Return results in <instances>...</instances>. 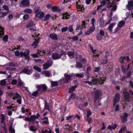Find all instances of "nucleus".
Here are the masks:
<instances>
[{
  "instance_id": "55",
  "label": "nucleus",
  "mask_w": 133,
  "mask_h": 133,
  "mask_svg": "<svg viewBox=\"0 0 133 133\" xmlns=\"http://www.w3.org/2000/svg\"><path fill=\"white\" fill-rule=\"evenodd\" d=\"M84 74V73L77 74H75V75L77 77L82 78L83 77V75Z\"/></svg>"
},
{
  "instance_id": "21",
  "label": "nucleus",
  "mask_w": 133,
  "mask_h": 133,
  "mask_svg": "<svg viewBox=\"0 0 133 133\" xmlns=\"http://www.w3.org/2000/svg\"><path fill=\"white\" fill-rule=\"evenodd\" d=\"M49 37L51 39L56 40L58 39V36L57 34L52 33L50 34Z\"/></svg>"
},
{
  "instance_id": "17",
  "label": "nucleus",
  "mask_w": 133,
  "mask_h": 133,
  "mask_svg": "<svg viewBox=\"0 0 133 133\" xmlns=\"http://www.w3.org/2000/svg\"><path fill=\"white\" fill-rule=\"evenodd\" d=\"M29 5V2L27 0H22L20 3V6L22 7H26Z\"/></svg>"
},
{
  "instance_id": "63",
  "label": "nucleus",
  "mask_w": 133,
  "mask_h": 133,
  "mask_svg": "<svg viewBox=\"0 0 133 133\" xmlns=\"http://www.w3.org/2000/svg\"><path fill=\"white\" fill-rule=\"evenodd\" d=\"M91 21L92 25L95 26V19L94 18H92L91 20Z\"/></svg>"
},
{
  "instance_id": "50",
  "label": "nucleus",
  "mask_w": 133,
  "mask_h": 133,
  "mask_svg": "<svg viewBox=\"0 0 133 133\" xmlns=\"http://www.w3.org/2000/svg\"><path fill=\"white\" fill-rule=\"evenodd\" d=\"M4 30L3 28L0 25V36L4 35Z\"/></svg>"
},
{
  "instance_id": "16",
  "label": "nucleus",
  "mask_w": 133,
  "mask_h": 133,
  "mask_svg": "<svg viewBox=\"0 0 133 133\" xmlns=\"http://www.w3.org/2000/svg\"><path fill=\"white\" fill-rule=\"evenodd\" d=\"M76 0L77 1L76 2L77 8L78 9H79L78 10L79 11H83L84 10V9L83 5H80V0Z\"/></svg>"
},
{
  "instance_id": "36",
  "label": "nucleus",
  "mask_w": 133,
  "mask_h": 133,
  "mask_svg": "<svg viewBox=\"0 0 133 133\" xmlns=\"http://www.w3.org/2000/svg\"><path fill=\"white\" fill-rule=\"evenodd\" d=\"M8 13V11L5 12H0V18L3 17L7 15Z\"/></svg>"
},
{
  "instance_id": "23",
  "label": "nucleus",
  "mask_w": 133,
  "mask_h": 133,
  "mask_svg": "<svg viewBox=\"0 0 133 133\" xmlns=\"http://www.w3.org/2000/svg\"><path fill=\"white\" fill-rule=\"evenodd\" d=\"M82 25V26H81L79 25H77L76 28V30H77L79 29H82L85 28V22L84 21L83 22Z\"/></svg>"
},
{
  "instance_id": "39",
  "label": "nucleus",
  "mask_w": 133,
  "mask_h": 133,
  "mask_svg": "<svg viewBox=\"0 0 133 133\" xmlns=\"http://www.w3.org/2000/svg\"><path fill=\"white\" fill-rule=\"evenodd\" d=\"M42 122L43 123L47 124L48 123V118L47 117H44L42 119Z\"/></svg>"
},
{
  "instance_id": "4",
  "label": "nucleus",
  "mask_w": 133,
  "mask_h": 133,
  "mask_svg": "<svg viewBox=\"0 0 133 133\" xmlns=\"http://www.w3.org/2000/svg\"><path fill=\"white\" fill-rule=\"evenodd\" d=\"M106 79L105 77L103 75H100L98 79L93 78L91 80V82L94 84H96L98 81L100 84H103Z\"/></svg>"
},
{
  "instance_id": "57",
  "label": "nucleus",
  "mask_w": 133,
  "mask_h": 133,
  "mask_svg": "<svg viewBox=\"0 0 133 133\" xmlns=\"http://www.w3.org/2000/svg\"><path fill=\"white\" fill-rule=\"evenodd\" d=\"M71 38L72 40V41H74L77 40L78 38V37L77 36H74L72 37Z\"/></svg>"
},
{
  "instance_id": "14",
  "label": "nucleus",
  "mask_w": 133,
  "mask_h": 133,
  "mask_svg": "<svg viewBox=\"0 0 133 133\" xmlns=\"http://www.w3.org/2000/svg\"><path fill=\"white\" fill-rule=\"evenodd\" d=\"M51 52V50H41L40 51H38V54H39L40 56L43 55L45 54H47L48 55H50Z\"/></svg>"
},
{
  "instance_id": "8",
  "label": "nucleus",
  "mask_w": 133,
  "mask_h": 133,
  "mask_svg": "<svg viewBox=\"0 0 133 133\" xmlns=\"http://www.w3.org/2000/svg\"><path fill=\"white\" fill-rule=\"evenodd\" d=\"M34 13L36 14V17H39V19H43L44 15L43 12H41L39 10H36L35 11Z\"/></svg>"
},
{
  "instance_id": "25",
  "label": "nucleus",
  "mask_w": 133,
  "mask_h": 133,
  "mask_svg": "<svg viewBox=\"0 0 133 133\" xmlns=\"http://www.w3.org/2000/svg\"><path fill=\"white\" fill-rule=\"evenodd\" d=\"M15 54L16 56L22 57L23 56L24 52L22 51L19 52V51L17 50L15 52Z\"/></svg>"
},
{
  "instance_id": "18",
  "label": "nucleus",
  "mask_w": 133,
  "mask_h": 133,
  "mask_svg": "<svg viewBox=\"0 0 133 133\" xmlns=\"http://www.w3.org/2000/svg\"><path fill=\"white\" fill-rule=\"evenodd\" d=\"M61 2L63 4H66L68 8L71 5V0H61Z\"/></svg>"
},
{
  "instance_id": "62",
  "label": "nucleus",
  "mask_w": 133,
  "mask_h": 133,
  "mask_svg": "<svg viewBox=\"0 0 133 133\" xmlns=\"http://www.w3.org/2000/svg\"><path fill=\"white\" fill-rule=\"evenodd\" d=\"M68 29L67 27L63 28L61 29V31L62 32H65Z\"/></svg>"
},
{
  "instance_id": "44",
  "label": "nucleus",
  "mask_w": 133,
  "mask_h": 133,
  "mask_svg": "<svg viewBox=\"0 0 133 133\" xmlns=\"http://www.w3.org/2000/svg\"><path fill=\"white\" fill-rule=\"evenodd\" d=\"M23 12L25 13H28L29 14H31L32 12V10L30 9H25Z\"/></svg>"
},
{
  "instance_id": "64",
  "label": "nucleus",
  "mask_w": 133,
  "mask_h": 133,
  "mask_svg": "<svg viewBox=\"0 0 133 133\" xmlns=\"http://www.w3.org/2000/svg\"><path fill=\"white\" fill-rule=\"evenodd\" d=\"M95 28L94 27V26L92 25V26L90 27V29H89L91 32H92L94 31V30H95Z\"/></svg>"
},
{
  "instance_id": "29",
  "label": "nucleus",
  "mask_w": 133,
  "mask_h": 133,
  "mask_svg": "<svg viewBox=\"0 0 133 133\" xmlns=\"http://www.w3.org/2000/svg\"><path fill=\"white\" fill-rule=\"evenodd\" d=\"M51 10L53 12L59 11V9L58 7L54 6L51 7Z\"/></svg>"
},
{
  "instance_id": "13",
  "label": "nucleus",
  "mask_w": 133,
  "mask_h": 133,
  "mask_svg": "<svg viewBox=\"0 0 133 133\" xmlns=\"http://www.w3.org/2000/svg\"><path fill=\"white\" fill-rule=\"evenodd\" d=\"M37 88L38 89V90L42 92V91H44L47 89V87L45 84L41 85H38L36 86Z\"/></svg>"
},
{
  "instance_id": "60",
  "label": "nucleus",
  "mask_w": 133,
  "mask_h": 133,
  "mask_svg": "<svg viewBox=\"0 0 133 133\" xmlns=\"http://www.w3.org/2000/svg\"><path fill=\"white\" fill-rule=\"evenodd\" d=\"M51 84L52 86H56L57 85L58 83L56 82H51Z\"/></svg>"
},
{
  "instance_id": "12",
  "label": "nucleus",
  "mask_w": 133,
  "mask_h": 133,
  "mask_svg": "<svg viewBox=\"0 0 133 133\" xmlns=\"http://www.w3.org/2000/svg\"><path fill=\"white\" fill-rule=\"evenodd\" d=\"M65 78H62L61 81H63L64 83H67L71 78V76L65 73L64 74Z\"/></svg>"
},
{
  "instance_id": "5",
  "label": "nucleus",
  "mask_w": 133,
  "mask_h": 133,
  "mask_svg": "<svg viewBox=\"0 0 133 133\" xmlns=\"http://www.w3.org/2000/svg\"><path fill=\"white\" fill-rule=\"evenodd\" d=\"M62 56H63V58H62L63 60L65 59L66 58L65 54V52L63 51L61 54H59L57 53H53L52 55V58L54 60H57L59 59Z\"/></svg>"
},
{
  "instance_id": "19",
  "label": "nucleus",
  "mask_w": 133,
  "mask_h": 133,
  "mask_svg": "<svg viewBox=\"0 0 133 133\" xmlns=\"http://www.w3.org/2000/svg\"><path fill=\"white\" fill-rule=\"evenodd\" d=\"M133 7V0H130L128 1V4L127 6V8L129 10L132 9Z\"/></svg>"
},
{
  "instance_id": "53",
  "label": "nucleus",
  "mask_w": 133,
  "mask_h": 133,
  "mask_svg": "<svg viewBox=\"0 0 133 133\" xmlns=\"http://www.w3.org/2000/svg\"><path fill=\"white\" fill-rule=\"evenodd\" d=\"M87 117H89L91 115L92 113L91 111L89 110H88L87 111Z\"/></svg>"
},
{
  "instance_id": "2",
  "label": "nucleus",
  "mask_w": 133,
  "mask_h": 133,
  "mask_svg": "<svg viewBox=\"0 0 133 133\" xmlns=\"http://www.w3.org/2000/svg\"><path fill=\"white\" fill-rule=\"evenodd\" d=\"M40 117V115L38 113H37L36 115H31L30 117H25V118L24 119V120L26 121L33 122L34 123H35L36 124L38 123V121L35 120L36 119H38Z\"/></svg>"
},
{
  "instance_id": "47",
  "label": "nucleus",
  "mask_w": 133,
  "mask_h": 133,
  "mask_svg": "<svg viewBox=\"0 0 133 133\" xmlns=\"http://www.w3.org/2000/svg\"><path fill=\"white\" fill-rule=\"evenodd\" d=\"M0 124L1 127L3 128L4 130L5 133H7L6 132V128L4 123L3 124L2 123L0 122Z\"/></svg>"
},
{
  "instance_id": "11",
  "label": "nucleus",
  "mask_w": 133,
  "mask_h": 133,
  "mask_svg": "<svg viewBox=\"0 0 133 133\" xmlns=\"http://www.w3.org/2000/svg\"><path fill=\"white\" fill-rule=\"evenodd\" d=\"M124 99L126 102H130L129 96L128 92L126 90H124L123 92Z\"/></svg>"
},
{
  "instance_id": "3",
  "label": "nucleus",
  "mask_w": 133,
  "mask_h": 133,
  "mask_svg": "<svg viewBox=\"0 0 133 133\" xmlns=\"http://www.w3.org/2000/svg\"><path fill=\"white\" fill-rule=\"evenodd\" d=\"M120 95L118 93H116L115 95V97L113 99V107L115 109V111H118L119 109V105H116V104L119 102Z\"/></svg>"
},
{
  "instance_id": "34",
  "label": "nucleus",
  "mask_w": 133,
  "mask_h": 133,
  "mask_svg": "<svg viewBox=\"0 0 133 133\" xmlns=\"http://www.w3.org/2000/svg\"><path fill=\"white\" fill-rule=\"evenodd\" d=\"M76 64L75 65V67L79 69L82 67L83 66L82 64L80 62H76Z\"/></svg>"
},
{
  "instance_id": "22",
  "label": "nucleus",
  "mask_w": 133,
  "mask_h": 133,
  "mask_svg": "<svg viewBox=\"0 0 133 133\" xmlns=\"http://www.w3.org/2000/svg\"><path fill=\"white\" fill-rule=\"evenodd\" d=\"M102 2L104 3V4L106 3H107V7L108 8H110L113 5V4H111L109 2V0H102Z\"/></svg>"
},
{
  "instance_id": "28",
  "label": "nucleus",
  "mask_w": 133,
  "mask_h": 133,
  "mask_svg": "<svg viewBox=\"0 0 133 133\" xmlns=\"http://www.w3.org/2000/svg\"><path fill=\"white\" fill-rule=\"evenodd\" d=\"M116 23L115 22H114L112 24H110L109 27L108 28V29L109 31L111 32H112V29L113 28L114 25H115Z\"/></svg>"
},
{
  "instance_id": "20",
  "label": "nucleus",
  "mask_w": 133,
  "mask_h": 133,
  "mask_svg": "<svg viewBox=\"0 0 133 133\" xmlns=\"http://www.w3.org/2000/svg\"><path fill=\"white\" fill-rule=\"evenodd\" d=\"M81 56L80 55H78L76 56V59L78 61L81 60V61L83 64H85L86 62V60L85 59H81Z\"/></svg>"
},
{
  "instance_id": "54",
  "label": "nucleus",
  "mask_w": 133,
  "mask_h": 133,
  "mask_svg": "<svg viewBox=\"0 0 133 133\" xmlns=\"http://www.w3.org/2000/svg\"><path fill=\"white\" fill-rule=\"evenodd\" d=\"M33 68L34 70H36L38 72H40L41 71V69L39 67H37V66H34Z\"/></svg>"
},
{
  "instance_id": "32",
  "label": "nucleus",
  "mask_w": 133,
  "mask_h": 133,
  "mask_svg": "<svg viewBox=\"0 0 133 133\" xmlns=\"http://www.w3.org/2000/svg\"><path fill=\"white\" fill-rule=\"evenodd\" d=\"M125 22L124 21H120L118 24V27L121 28L125 24Z\"/></svg>"
},
{
  "instance_id": "7",
  "label": "nucleus",
  "mask_w": 133,
  "mask_h": 133,
  "mask_svg": "<svg viewBox=\"0 0 133 133\" xmlns=\"http://www.w3.org/2000/svg\"><path fill=\"white\" fill-rule=\"evenodd\" d=\"M11 83L12 85H16L17 86L20 87L21 88H23L24 87L23 82L21 80L20 78L18 81L15 79L12 80Z\"/></svg>"
},
{
  "instance_id": "15",
  "label": "nucleus",
  "mask_w": 133,
  "mask_h": 133,
  "mask_svg": "<svg viewBox=\"0 0 133 133\" xmlns=\"http://www.w3.org/2000/svg\"><path fill=\"white\" fill-rule=\"evenodd\" d=\"M128 114L126 113H124L123 115L120 116V118L122 121V122L124 123L127 120V117Z\"/></svg>"
},
{
  "instance_id": "42",
  "label": "nucleus",
  "mask_w": 133,
  "mask_h": 133,
  "mask_svg": "<svg viewBox=\"0 0 133 133\" xmlns=\"http://www.w3.org/2000/svg\"><path fill=\"white\" fill-rule=\"evenodd\" d=\"M42 133H51L50 129L49 128H47L44 130H43Z\"/></svg>"
},
{
  "instance_id": "26",
  "label": "nucleus",
  "mask_w": 133,
  "mask_h": 133,
  "mask_svg": "<svg viewBox=\"0 0 133 133\" xmlns=\"http://www.w3.org/2000/svg\"><path fill=\"white\" fill-rule=\"evenodd\" d=\"M29 51L28 49H26L24 53L23 56H24L26 59L29 58Z\"/></svg>"
},
{
  "instance_id": "30",
  "label": "nucleus",
  "mask_w": 133,
  "mask_h": 133,
  "mask_svg": "<svg viewBox=\"0 0 133 133\" xmlns=\"http://www.w3.org/2000/svg\"><path fill=\"white\" fill-rule=\"evenodd\" d=\"M35 25L34 24L33 22L31 21L30 20L29 21L28 23V25L26 26V27L27 28H30L31 27L33 26H35Z\"/></svg>"
},
{
  "instance_id": "56",
  "label": "nucleus",
  "mask_w": 133,
  "mask_h": 133,
  "mask_svg": "<svg viewBox=\"0 0 133 133\" xmlns=\"http://www.w3.org/2000/svg\"><path fill=\"white\" fill-rule=\"evenodd\" d=\"M8 39V36L7 35H5L3 38V40L5 42L7 41Z\"/></svg>"
},
{
  "instance_id": "45",
  "label": "nucleus",
  "mask_w": 133,
  "mask_h": 133,
  "mask_svg": "<svg viewBox=\"0 0 133 133\" xmlns=\"http://www.w3.org/2000/svg\"><path fill=\"white\" fill-rule=\"evenodd\" d=\"M127 127L125 126H124L122 127L120 129L119 132L120 133H122L126 129Z\"/></svg>"
},
{
  "instance_id": "10",
  "label": "nucleus",
  "mask_w": 133,
  "mask_h": 133,
  "mask_svg": "<svg viewBox=\"0 0 133 133\" xmlns=\"http://www.w3.org/2000/svg\"><path fill=\"white\" fill-rule=\"evenodd\" d=\"M52 64L53 63L52 60L51 59H49L46 63L43 65L44 69H47L50 66H51Z\"/></svg>"
},
{
  "instance_id": "40",
  "label": "nucleus",
  "mask_w": 133,
  "mask_h": 133,
  "mask_svg": "<svg viewBox=\"0 0 133 133\" xmlns=\"http://www.w3.org/2000/svg\"><path fill=\"white\" fill-rule=\"evenodd\" d=\"M76 87V86H75L72 87L70 88L69 89V92L70 93L72 92L75 90Z\"/></svg>"
},
{
  "instance_id": "46",
  "label": "nucleus",
  "mask_w": 133,
  "mask_h": 133,
  "mask_svg": "<svg viewBox=\"0 0 133 133\" xmlns=\"http://www.w3.org/2000/svg\"><path fill=\"white\" fill-rule=\"evenodd\" d=\"M104 22V19L103 18H100L99 21V23L100 24V25L101 26H103Z\"/></svg>"
},
{
  "instance_id": "27",
  "label": "nucleus",
  "mask_w": 133,
  "mask_h": 133,
  "mask_svg": "<svg viewBox=\"0 0 133 133\" xmlns=\"http://www.w3.org/2000/svg\"><path fill=\"white\" fill-rule=\"evenodd\" d=\"M0 118L1 120L0 122L3 124L5 119V116L3 114H1L0 116Z\"/></svg>"
},
{
  "instance_id": "48",
  "label": "nucleus",
  "mask_w": 133,
  "mask_h": 133,
  "mask_svg": "<svg viewBox=\"0 0 133 133\" xmlns=\"http://www.w3.org/2000/svg\"><path fill=\"white\" fill-rule=\"evenodd\" d=\"M39 93H41V92L40 91H38V90L35 92H34L32 93L31 95L34 96H36L37 94Z\"/></svg>"
},
{
  "instance_id": "59",
  "label": "nucleus",
  "mask_w": 133,
  "mask_h": 133,
  "mask_svg": "<svg viewBox=\"0 0 133 133\" xmlns=\"http://www.w3.org/2000/svg\"><path fill=\"white\" fill-rule=\"evenodd\" d=\"M34 76L35 77L36 79H38L39 78L40 76V75L39 74L35 73L34 74Z\"/></svg>"
},
{
  "instance_id": "38",
  "label": "nucleus",
  "mask_w": 133,
  "mask_h": 133,
  "mask_svg": "<svg viewBox=\"0 0 133 133\" xmlns=\"http://www.w3.org/2000/svg\"><path fill=\"white\" fill-rule=\"evenodd\" d=\"M50 16V15L49 14H47L44 17L43 19V21H48Z\"/></svg>"
},
{
  "instance_id": "35",
  "label": "nucleus",
  "mask_w": 133,
  "mask_h": 133,
  "mask_svg": "<svg viewBox=\"0 0 133 133\" xmlns=\"http://www.w3.org/2000/svg\"><path fill=\"white\" fill-rule=\"evenodd\" d=\"M69 15L67 13H65L63 15V17L62 18L63 19H68L69 18Z\"/></svg>"
},
{
  "instance_id": "41",
  "label": "nucleus",
  "mask_w": 133,
  "mask_h": 133,
  "mask_svg": "<svg viewBox=\"0 0 133 133\" xmlns=\"http://www.w3.org/2000/svg\"><path fill=\"white\" fill-rule=\"evenodd\" d=\"M45 103L44 109H47L49 111H50V109H49V106L48 103L45 101H44Z\"/></svg>"
},
{
  "instance_id": "43",
  "label": "nucleus",
  "mask_w": 133,
  "mask_h": 133,
  "mask_svg": "<svg viewBox=\"0 0 133 133\" xmlns=\"http://www.w3.org/2000/svg\"><path fill=\"white\" fill-rule=\"evenodd\" d=\"M9 131L10 133H15V130L14 129L12 128V125L10 126L9 128Z\"/></svg>"
},
{
  "instance_id": "49",
  "label": "nucleus",
  "mask_w": 133,
  "mask_h": 133,
  "mask_svg": "<svg viewBox=\"0 0 133 133\" xmlns=\"http://www.w3.org/2000/svg\"><path fill=\"white\" fill-rule=\"evenodd\" d=\"M29 130L32 131H34L36 130V128L32 125H31L30 127Z\"/></svg>"
},
{
  "instance_id": "51",
  "label": "nucleus",
  "mask_w": 133,
  "mask_h": 133,
  "mask_svg": "<svg viewBox=\"0 0 133 133\" xmlns=\"http://www.w3.org/2000/svg\"><path fill=\"white\" fill-rule=\"evenodd\" d=\"M6 83V82L5 80L3 79L0 81V85L1 86L5 85Z\"/></svg>"
},
{
  "instance_id": "1",
  "label": "nucleus",
  "mask_w": 133,
  "mask_h": 133,
  "mask_svg": "<svg viewBox=\"0 0 133 133\" xmlns=\"http://www.w3.org/2000/svg\"><path fill=\"white\" fill-rule=\"evenodd\" d=\"M101 91L100 90H97L93 92L92 95L94 96V104H95L94 109H97L98 105L100 106L101 104L98 103L99 101L98 98L99 95L101 94Z\"/></svg>"
},
{
  "instance_id": "9",
  "label": "nucleus",
  "mask_w": 133,
  "mask_h": 133,
  "mask_svg": "<svg viewBox=\"0 0 133 133\" xmlns=\"http://www.w3.org/2000/svg\"><path fill=\"white\" fill-rule=\"evenodd\" d=\"M32 72V68L31 67L27 66V68H24L22 71V72L28 75L31 74Z\"/></svg>"
},
{
  "instance_id": "58",
  "label": "nucleus",
  "mask_w": 133,
  "mask_h": 133,
  "mask_svg": "<svg viewBox=\"0 0 133 133\" xmlns=\"http://www.w3.org/2000/svg\"><path fill=\"white\" fill-rule=\"evenodd\" d=\"M102 36L100 34H98L97 36V38L98 40H100L102 39Z\"/></svg>"
},
{
  "instance_id": "31",
  "label": "nucleus",
  "mask_w": 133,
  "mask_h": 133,
  "mask_svg": "<svg viewBox=\"0 0 133 133\" xmlns=\"http://www.w3.org/2000/svg\"><path fill=\"white\" fill-rule=\"evenodd\" d=\"M39 42V39H37L35 40V41L32 44V46L36 47L38 46V44Z\"/></svg>"
},
{
  "instance_id": "33",
  "label": "nucleus",
  "mask_w": 133,
  "mask_h": 133,
  "mask_svg": "<svg viewBox=\"0 0 133 133\" xmlns=\"http://www.w3.org/2000/svg\"><path fill=\"white\" fill-rule=\"evenodd\" d=\"M68 55L70 59H72L74 57V52L73 51L68 52Z\"/></svg>"
},
{
  "instance_id": "6",
  "label": "nucleus",
  "mask_w": 133,
  "mask_h": 133,
  "mask_svg": "<svg viewBox=\"0 0 133 133\" xmlns=\"http://www.w3.org/2000/svg\"><path fill=\"white\" fill-rule=\"evenodd\" d=\"M12 95L13 96L12 98L13 99H17V102L19 104H21L22 102V97L20 95L17 93L13 92L11 93Z\"/></svg>"
},
{
  "instance_id": "24",
  "label": "nucleus",
  "mask_w": 133,
  "mask_h": 133,
  "mask_svg": "<svg viewBox=\"0 0 133 133\" xmlns=\"http://www.w3.org/2000/svg\"><path fill=\"white\" fill-rule=\"evenodd\" d=\"M42 74H45V76L47 77H49L52 76L51 72L45 70L43 73H42Z\"/></svg>"
},
{
  "instance_id": "52",
  "label": "nucleus",
  "mask_w": 133,
  "mask_h": 133,
  "mask_svg": "<svg viewBox=\"0 0 133 133\" xmlns=\"http://www.w3.org/2000/svg\"><path fill=\"white\" fill-rule=\"evenodd\" d=\"M75 97V94H71L69 98V101L71 99H74Z\"/></svg>"
},
{
  "instance_id": "37",
  "label": "nucleus",
  "mask_w": 133,
  "mask_h": 133,
  "mask_svg": "<svg viewBox=\"0 0 133 133\" xmlns=\"http://www.w3.org/2000/svg\"><path fill=\"white\" fill-rule=\"evenodd\" d=\"M117 126V125L116 124H114L112 126L109 125L107 128L108 129H109L111 130L112 129H114L116 128Z\"/></svg>"
},
{
  "instance_id": "61",
  "label": "nucleus",
  "mask_w": 133,
  "mask_h": 133,
  "mask_svg": "<svg viewBox=\"0 0 133 133\" xmlns=\"http://www.w3.org/2000/svg\"><path fill=\"white\" fill-rule=\"evenodd\" d=\"M112 6V7L111 9V10L115 11L117 9V6L116 5H114L113 4Z\"/></svg>"
}]
</instances>
